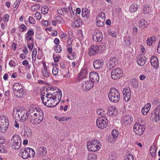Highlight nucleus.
<instances>
[{
  "instance_id": "f257e3e1",
  "label": "nucleus",
  "mask_w": 160,
  "mask_h": 160,
  "mask_svg": "<svg viewBox=\"0 0 160 160\" xmlns=\"http://www.w3.org/2000/svg\"><path fill=\"white\" fill-rule=\"evenodd\" d=\"M29 118L31 122L33 124L40 123L43 120V113L40 108H33L30 111Z\"/></svg>"
},
{
  "instance_id": "f03ea898",
  "label": "nucleus",
  "mask_w": 160,
  "mask_h": 160,
  "mask_svg": "<svg viewBox=\"0 0 160 160\" xmlns=\"http://www.w3.org/2000/svg\"><path fill=\"white\" fill-rule=\"evenodd\" d=\"M44 94L41 95V99L45 106L49 107H54L59 103L58 100L53 98L51 95V93H48L46 95L45 93Z\"/></svg>"
},
{
  "instance_id": "7ed1b4c3",
  "label": "nucleus",
  "mask_w": 160,
  "mask_h": 160,
  "mask_svg": "<svg viewBox=\"0 0 160 160\" xmlns=\"http://www.w3.org/2000/svg\"><path fill=\"white\" fill-rule=\"evenodd\" d=\"M108 95L110 100L112 102L117 103L120 100V93L115 88L110 89Z\"/></svg>"
},
{
  "instance_id": "20e7f679",
  "label": "nucleus",
  "mask_w": 160,
  "mask_h": 160,
  "mask_svg": "<svg viewBox=\"0 0 160 160\" xmlns=\"http://www.w3.org/2000/svg\"><path fill=\"white\" fill-rule=\"evenodd\" d=\"M101 145L97 140H93L88 142L87 147L90 151L96 152L99 150Z\"/></svg>"
},
{
  "instance_id": "39448f33",
  "label": "nucleus",
  "mask_w": 160,
  "mask_h": 160,
  "mask_svg": "<svg viewBox=\"0 0 160 160\" xmlns=\"http://www.w3.org/2000/svg\"><path fill=\"white\" fill-rule=\"evenodd\" d=\"M21 142V138L17 134H14L12 137L11 141L12 147L14 149H18L20 148Z\"/></svg>"
},
{
  "instance_id": "423d86ee",
  "label": "nucleus",
  "mask_w": 160,
  "mask_h": 160,
  "mask_svg": "<svg viewBox=\"0 0 160 160\" xmlns=\"http://www.w3.org/2000/svg\"><path fill=\"white\" fill-rule=\"evenodd\" d=\"M20 154L23 158L25 159L29 157H33L35 155V152L32 149L26 148L21 150Z\"/></svg>"
},
{
  "instance_id": "0eeeda50",
  "label": "nucleus",
  "mask_w": 160,
  "mask_h": 160,
  "mask_svg": "<svg viewBox=\"0 0 160 160\" xmlns=\"http://www.w3.org/2000/svg\"><path fill=\"white\" fill-rule=\"evenodd\" d=\"M9 120L5 116L0 117V131L2 132H5L8 127Z\"/></svg>"
},
{
  "instance_id": "6e6552de",
  "label": "nucleus",
  "mask_w": 160,
  "mask_h": 160,
  "mask_svg": "<svg viewBox=\"0 0 160 160\" xmlns=\"http://www.w3.org/2000/svg\"><path fill=\"white\" fill-rule=\"evenodd\" d=\"M97 127L101 129H103L106 127L108 124V120L104 116L97 118L96 121Z\"/></svg>"
},
{
  "instance_id": "1a4fd4ad",
  "label": "nucleus",
  "mask_w": 160,
  "mask_h": 160,
  "mask_svg": "<svg viewBox=\"0 0 160 160\" xmlns=\"http://www.w3.org/2000/svg\"><path fill=\"white\" fill-rule=\"evenodd\" d=\"M122 75V70L120 68H117L113 69L111 73L112 78L114 80L119 79Z\"/></svg>"
},
{
  "instance_id": "9d476101",
  "label": "nucleus",
  "mask_w": 160,
  "mask_h": 160,
  "mask_svg": "<svg viewBox=\"0 0 160 160\" xmlns=\"http://www.w3.org/2000/svg\"><path fill=\"white\" fill-rule=\"evenodd\" d=\"M105 18L106 16L104 13H100L97 16L96 18V25L99 27H102L103 26Z\"/></svg>"
},
{
  "instance_id": "9b49d317",
  "label": "nucleus",
  "mask_w": 160,
  "mask_h": 160,
  "mask_svg": "<svg viewBox=\"0 0 160 160\" xmlns=\"http://www.w3.org/2000/svg\"><path fill=\"white\" fill-rule=\"evenodd\" d=\"M52 89V90H54L55 92L52 94L51 93V95L54 99H57L59 102L62 97V92L61 91L59 88H52L51 90Z\"/></svg>"
},
{
  "instance_id": "f8f14e48",
  "label": "nucleus",
  "mask_w": 160,
  "mask_h": 160,
  "mask_svg": "<svg viewBox=\"0 0 160 160\" xmlns=\"http://www.w3.org/2000/svg\"><path fill=\"white\" fill-rule=\"evenodd\" d=\"M133 130L136 134L140 135L145 131V128L143 125L136 123L133 126Z\"/></svg>"
},
{
  "instance_id": "ddd939ff",
  "label": "nucleus",
  "mask_w": 160,
  "mask_h": 160,
  "mask_svg": "<svg viewBox=\"0 0 160 160\" xmlns=\"http://www.w3.org/2000/svg\"><path fill=\"white\" fill-rule=\"evenodd\" d=\"M92 37L93 41L96 42L101 41L103 38L102 32L99 30L95 31Z\"/></svg>"
},
{
  "instance_id": "4468645a",
  "label": "nucleus",
  "mask_w": 160,
  "mask_h": 160,
  "mask_svg": "<svg viewBox=\"0 0 160 160\" xmlns=\"http://www.w3.org/2000/svg\"><path fill=\"white\" fill-rule=\"evenodd\" d=\"M133 121V118L128 115H125L122 118L121 122L123 125H130Z\"/></svg>"
},
{
  "instance_id": "2eb2a0df",
  "label": "nucleus",
  "mask_w": 160,
  "mask_h": 160,
  "mask_svg": "<svg viewBox=\"0 0 160 160\" xmlns=\"http://www.w3.org/2000/svg\"><path fill=\"white\" fill-rule=\"evenodd\" d=\"M123 94L125 101L128 102L130 100L131 94V90L128 87L125 88L123 91Z\"/></svg>"
},
{
  "instance_id": "dca6fc26",
  "label": "nucleus",
  "mask_w": 160,
  "mask_h": 160,
  "mask_svg": "<svg viewBox=\"0 0 160 160\" xmlns=\"http://www.w3.org/2000/svg\"><path fill=\"white\" fill-rule=\"evenodd\" d=\"M89 80L93 83L98 82L99 80L98 74L96 72H90L89 73Z\"/></svg>"
},
{
  "instance_id": "f3484780",
  "label": "nucleus",
  "mask_w": 160,
  "mask_h": 160,
  "mask_svg": "<svg viewBox=\"0 0 160 160\" xmlns=\"http://www.w3.org/2000/svg\"><path fill=\"white\" fill-rule=\"evenodd\" d=\"M117 64V59L115 57L111 58L107 63L108 68L111 69L114 68Z\"/></svg>"
},
{
  "instance_id": "a211bd4d",
  "label": "nucleus",
  "mask_w": 160,
  "mask_h": 160,
  "mask_svg": "<svg viewBox=\"0 0 160 160\" xmlns=\"http://www.w3.org/2000/svg\"><path fill=\"white\" fill-rule=\"evenodd\" d=\"M23 136L25 138H28L31 136L32 134V130L27 126H24L23 131L22 132Z\"/></svg>"
},
{
  "instance_id": "6ab92c4d",
  "label": "nucleus",
  "mask_w": 160,
  "mask_h": 160,
  "mask_svg": "<svg viewBox=\"0 0 160 160\" xmlns=\"http://www.w3.org/2000/svg\"><path fill=\"white\" fill-rule=\"evenodd\" d=\"M94 86V83L90 80L89 81H87L84 82L82 84V87L83 89L85 88L86 89L89 90L92 88Z\"/></svg>"
},
{
  "instance_id": "aec40b11",
  "label": "nucleus",
  "mask_w": 160,
  "mask_h": 160,
  "mask_svg": "<svg viewBox=\"0 0 160 160\" xmlns=\"http://www.w3.org/2000/svg\"><path fill=\"white\" fill-rule=\"evenodd\" d=\"M99 47L97 45H92L89 51V54L90 56H93L96 55L98 52Z\"/></svg>"
},
{
  "instance_id": "412c9836",
  "label": "nucleus",
  "mask_w": 160,
  "mask_h": 160,
  "mask_svg": "<svg viewBox=\"0 0 160 160\" xmlns=\"http://www.w3.org/2000/svg\"><path fill=\"white\" fill-rule=\"evenodd\" d=\"M88 71L86 69H82L80 72L77 78L78 81H80L85 78L88 74Z\"/></svg>"
},
{
  "instance_id": "4be33fe9",
  "label": "nucleus",
  "mask_w": 160,
  "mask_h": 160,
  "mask_svg": "<svg viewBox=\"0 0 160 160\" xmlns=\"http://www.w3.org/2000/svg\"><path fill=\"white\" fill-rule=\"evenodd\" d=\"M22 110L18 109L16 108H13L12 111V115L13 117L16 119H19V114H21Z\"/></svg>"
},
{
  "instance_id": "5701e85b",
  "label": "nucleus",
  "mask_w": 160,
  "mask_h": 160,
  "mask_svg": "<svg viewBox=\"0 0 160 160\" xmlns=\"http://www.w3.org/2000/svg\"><path fill=\"white\" fill-rule=\"evenodd\" d=\"M151 65L154 68L157 69L159 66L158 58L156 57H152L150 60Z\"/></svg>"
},
{
  "instance_id": "b1692460",
  "label": "nucleus",
  "mask_w": 160,
  "mask_h": 160,
  "mask_svg": "<svg viewBox=\"0 0 160 160\" xmlns=\"http://www.w3.org/2000/svg\"><path fill=\"white\" fill-rule=\"evenodd\" d=\"M104 64L103 60L102 59L97 60L94 61L93 65L96 69H98L101 68Z\"/></svg>"
},
{
  "instance_id": "393cba45",
  "label": "nucleus",
  "mask_w": 160,
  "mask_h": 160,
  "mask_svg": "<svg viewBox=\"0 0 160 160\" xmlns=\"http://www.w3.org/2000/svg\"><path fill=\"white\" fill-rule=\"evenodd\" d=\"M12 89L13 93L24 89L22 85L19 83H14Z\"/></svg>"
},
{
  "instance_id": "a878e982",
  "label": "nucleus",
  "mask_w": 160,
  "mask_h": 160,
  "mask_svg": "<svg viewBox=\"0 0 160 160\" xmlns=\"http://www.w3.org/2000/svg\"><path fill=\"white\" fill-rule=\"evenodd\" d=\"M41 73L43 76L45 78H48L49 77V72L46 65H44L43 68L41 69Z\"/></svg>"
},
{
  "instance_id": "bb28decb",
  "label": "nucleus",
  "mask_w": 160,
  "mask_h": 160,
  "mask_svg": "<svg viewBox=\"0 0 160 160\" xmlns=\"http://www.w3.org/2000/svg\"><path fill=\"white\" fill-rule=\"evenodd\" d=\"M29 114L25 110H22L21 114V117L19 119L20 121L24 122L26 121L28 118H29Z\"/></svg>"
},
{
  "instance_id": "cd10ccee",
  "label": "nucleus",
  "mask_w": 160,
  "mask_h": 160,
  "mask_svg": "<svg viewBox=\"0 0 160 160\" xmlns=\"http://www.w3.org/2000/svg\"><path fill=\"white\" fill-rule=\"evenodd\" d=\"M37 153L41 156H43L46 155L47 153L46 149L44 147H40L37 150Z\"/></svg>"
},
{
  "instance_id": "c85d7f7f",
  "label": "nucleus",
  "mask_w": 160,
  "mask_h": 160,
  "mask_svg": "<svg viewBox=\"0 0 160 160\" xmlns=\"http://www.w3.org/2000/svg\"><path fill=\"white\" fill-rule=\"evenodd\" d=\"M82 22L81 20H74L72 21L71 25L72 28L78 27L82 25Z\"/></svg>"
},
{
  "instance_id": "c756f323",
  "label": "nucleus",
  "mask_w": 160,
  "mask_h": 160,
  "mask_svg": "<svg viewBox=\"0 0 160 160\" xmlns=\"http://www.w3.org/2000/svg\"><path fill=\"white\" fill-rule=\"evenodd\" d=\"M82 16L85 19H87L89 16L90 12L87 9L83 8L82 9Z\"/></svg>"
},
{
  "instance_id": "7c9ffc66",
  "label": "nucleus",
  "mask_w": 160,
  "mask_h": 160,
  "mask_svg": "<svg viewBox=\"0 0 160 160\" xmlns=\"http://www.w3.org/2000/svg\"><path fill=\"white\" fill-rule=\"evenodd\" d=\"M63 10L64 15H72V12H73L72 7L70 6L67 8H63Z\"/></svg>"
},
{
  "instance_id": "2f4dec72",
  "label": "nucleus",
  "mask_w": 160,
  "mask_h": 160,
  "mask_svg": "<svg viewBox=\"0 0 160 160\" xmlns=\"http://www.w3.org/2000/svg\"><path fill=\"white\" fill-rule=\"evenodd\" d=\"M116 107L115 106H110L108 108L107 114L109 116H112L116 112Z\"/></svg>"
},
{
  "instance_id": "473e14b6",
  "label": "nucleus",
  "mask_w": 160,
  "mask_h": 160,
  "mask_svg": "<svg viewBox=\"0 0 160 160\" xmlns=\"http://www.w3.org/2000/svg\"><path fill=\"white\" fill-rule=\"evenodd\" d=\"M25 91L24 89L19 91H18L13 93L15 96L18 98H22L25 95Z\"/></svg>"
},
{
  "instance_id": "72a5a7b5",
  "label": "nucleus",
  "mask_w": 160,
  "mask_h": 160,
  "mask_svg": "<svg viewBox=\"0 0 160 160\" xmlns=\"http://www.w3.org/2000/svg\"><path fill=\"white\" fill-rule=\"evenodd\" d=\"M142 10L144 14H148L150 13L151 12V8L150 6L148 5H145L143 6Z\"/></svg>"
},
{
  "instance_id": "f704fd0d",
  "label": "nucleus",
  "mask_w": 160,
  "mask_h": 160,
  "mask_svg": "<svg viewBox=\"0 0 160 160\" xmlns=\"http://www.w3.org/2000/svg\"><path fill=\"white\" fill-rule=\"evenodd\" d=\"M156 40V38L155 36L149 38H148L147 42V44L148 46H151L153 43Z\"/></svg>"
},
{
  "instance_id": "c9c22d12",
  "label": "nucleus",
  "mask_w": 160,
  "mask_h": 160,
  "mask_svg": "<svg viewBox=\"0 0 160 160\" xmlns=\"http://www.w3.org/2000/svg\"><path fill=\"white\" fill-rule=\"evenodd\" d=\"M146 58L142 57H140L139 59L137 60V62L138 64L140 66H143L146 62Z\"/></svg>"
},
{
  "instance_id": "e433bc0d",
  "label": "nucleus",
  "mask_w": 160,
  "mask_h": 160,
  "mask_svg": "<svg viewBox=\"0 0 160 160\" xmlns=\"http://www.w3.org/2000/svg\"><path fill=\"white\" fill-rule=\"evenodd\" d=\"M138 6L136 3H133L130 6L129 10L132 13H134L137 11Z\"/></svg>"
},
{
  "instance_id": "4c0bfd02",
  "label": "nucleus",
  "mask_w": 160,
  "mask_h": 160,
  "mask_svg": "<svg viewBox=\"0 0 160 160\" xmlns=\"http://www.w3.org/2000/svg\"><path fill=\"white\" fill-rule=\"evenodd\" d=\"M157 148L155 145L152 146L150 149V152L152 156L154 157L155 156L157 152Z\"/></svg>"
},
{
  "instance_id": "58836bf2",
  "label": "nucleus",
  "mask_w": 160,
  "mask_h": 160,
  "mask_svg": "<svg viewBox=\"0 0 160 160\" xmlns=\"http://www.w3.org/2000/svg\"><path fill=\"white\" fill-rule=\"evenodd\" d=\"M156 120H160V106L156 108L155 111Z\"/></svg>"
},
{
  "instance_id": "ea45409f",
  "label": "nucleus",
  "mask_w": 160,
  "mask_h": 160,
  "mask_svg": "<svg viewBox=\"0 0 160 160\" xmlns=\"http://www.w3.org/2000/svg\"><path fill=\"white\" fill-rule=\"evenodd\" d=\"M139 26L140 27L142 28H145L146 27L147 25V22L144 20L143 19H142L140 20L139 23Z\"/></svg>"
},
{
  "instance_id": "a19ab883",
  "label": "nucleus",
  "mask_w": 160,
  "mask_h": 160,
  "mask_svg": "<svg viewBox=\"0 0 160 160\" xmlns=\"http://www.w3.org/2000/svg\"><path fill=\"white\" fill-rule=\"evenodd\" d=\"M97 113L98 115H101V117L104 116L106 113L105 110L102 108H100L98 109L97 110Z\"/></svg>"
},
{
  "instance_id": "79ce46f5",
  "label": "nucleus",
  "mask_w": 160,
  "mask_h": 160,
  "mask_svg": "<svg viewBox=\"0 0 160 160\" xmlns=\"http://www.w3.org/2000/svg\"><path fill=\"white\" fill-rule=\"evenodd\" d=\"M108 33L109 36L113 37H115L116 36V32L113 30L108 29Z\"/></svg>"
},
{
  "instance_id": "37998d69",
  "label": "nucleus",
  "mask_w": 160,
  "mask_h": 160,
  "mask_svg": "<svg viewBox=\"0 0 160 160\" xmlns=\"http://www.w3.org/2000/svg\"><path fill=\"white\" fill-rule=\"evenodd\" d=\"M21 0H16V2L14 4L13 6L14 11H16L20 3Z\"/></svg>"
},
{
  "instance_id": "c03bdc74",
  "label": "nucleus",
  "mask_w": 160,
  "mask_h": 160,
  "mask_svg": "<svg viewBox=\"0 0 160 160\" xmlns=\"http://www.w3.org/2000/svg\"><path fill=\"white\" fill-rule=\"evenodd\" d=\"M54 118L55 119H56L59 121H67L69 119V118H67V117H58L56 116H55L54 117Z\"/></svg>"
},
{
  "instance_id": "a18cd8bd",
  "label": "nucleus",
  "mask_w": 160,
  "mask_h": 160,
  "mask_svg": "<svg viewBox=\"0 0 160 160\" xmlns=\"http://www.w3.org/2000/svg\"><path fill=\"white\" fill-rule=\"evenodd\" d=\"M88 160H96L97 158L96 155L93 154H90L88 155Z\"/></svg>"
},
{
  "instance_id": "49530a36",
  "label": "nucleus",
  "mask_w": 160,
  "mask_h": 160,
  "mask_svg": "<svg viewBox=\"0 0 160 160\" xmlns=\"http://www.w3.org/2000/svg\"><path fill=\"white\" fill-rule=\"evenodd\" d=\"M48 11V8L47 6L45 5L42 7L41 12L42 14H46L47 13Z\"/></svg>"
},
{
  "instance_id": "de8ad7c7",
  "label": "nucleus",
  "mask_w": 160,
  "mask_h": 160,
  "mask_svg": "<svg viewBox=\"0 0 160 160\" xmlns=\"http://www.w3.org/2000/svg\"><path fill=\"white\" fill-rule=\"evenodd\" d=\"M125 160H134L133 156L131 154L127 153L126 155Z\"/></svg>"
},
{
  "instance_id": "09e8293b",
  "label": "nucleus",
  "mask_w": 160,
  "mask_h": 160,
  "mask_svg": "<svg viewBox=\"0 0 160 160\" xmlns=\"http://www.w3.org/2000/svg\"><path fill=\"white\" fill-rule=\"evenodd\" d=\"M54 50L56 52L60 53L62 51V48L60 45H58L55 47Z\"/></svg>"
},
{
  "instance_id": "8fccbe9b",
  "label": "nucleus",
  "mask_w": 160,
  "mask_h": 160,
  "mask_svg": "<svg viewBox=\"0 0 160 160\" xmlns=\"http://www.w3.org/2000/svg\"><path fill=\"white\" fill-rule=\"evenodd\" d=\"M124 40L125 44L128 46H129L130 44V38L129 37L126 36L124 38Z\"/></svg>"
},
{
  "instance_id": "3c124183",
  "label": "nucleus",
  "mask_w": 160,
  "mask_h": 160,
  "mask_svg": "<svg viewBox=\"0 0 160 160\" xmlns=\"http://www.w3.org/2000/svg\"><path fill=\"white\" fill-rule=\"evenodd\" d=\"M112 135L115 138H117L118 135V132L116 129H113L112 132Z\"/></svg>"
},
{
  "instance_id": "603ef678",
  "label": "nucleus",
  "mask_w": 160,
  "mask_h": 160,
  "mask_svg": "<svg viewBox=\"0 0 160 160\" xmlns=\"http://www.w3.org/2000/svg\"><path fill=\"white\" fill-rule=\"evenodd\" d=\"M9 18V16L7 14H5L3 17V20L4 22H8Z\"/></svg>"
},
{
  "instance_id": "864d4df0",
  "label": "nucleus",
  "mask_w": 160,
  "mask_h": 160,
  "mask_svg": "<svg viewBox=\"0 0 160 160\" xmlns=\"http://www.w3.org/2000/svg\"><path fill=\"white\" fill-rule=\"evenodd\" d=\"M58 70L56 67H54L52 69V73L53 75L56 76L58 74Z\"/></svg>"
},
{
  "instance_id": "5fc2aeb1",
  "label": "nucleus",
  "mask_w": 160,
  "mask_h": 160,
  "mask_svg": "<svg viewBox=\"0 0 160 160\" xmlns=\"http://www.w3.org/2000/svg\"><path fill=\"white\" fill-rule=\"evenodd\" d=\"M108 138V141L111 143L114 142L117 139L112 135L110 136Z\"/></svg>"
},
{
  "instance_id": "6e6d98bb",
  "label": "nucleus",
  "mask_w": 160,
  "mask_h": 160,
  "mask_svg": "<svg viewBox=\"0 0 160 160\" xmlns=\"http://www.w3.org/2000/svg\"><path fill=\"white\" fill-rule=\"evenodd\" d=\"M76 55L74 53H70L69 54L67 55V57L68 58H69L70 59H73L74 58H75L76 57Z\"/></svg>"
},
{
  "instance_id": "4d7b16f0",
  "label": "nucleus",
  "mask_w": 160,
  "mask_h": 160,
  "mask_svg": "<svg viewBox=\"0 0 160 160\" xmlns=\"http://www.w3.org/2000/svg\"><path fill=\"white\" fill-rule=\"evenodd\" d=\"M116 154L114 153H111V155L109 157V160H116Z\"/></svg>"
},
{
  "instance_id": "13d9d810",
  "label": "nucleus",
  "mask_w": 160,
  "mask_h": 160,
  "mask_svg": "<svg viewBox=\"0 0 160 160\" xmlns=\"http://www.w3.org/2000/svg\"><path fill=\"white\" fill-rule=\"evenodd\" d=\"M29 22L32 24H34L35 23V21L34 18L31 16H29L28 19Z\"/></svg>"
},
{
  "instance_id": "bf43d9fd",
  "label": "nucleus",
  "mask_w": 160,
  "mask_h": 160,
  "mask_svg": "<svg viewBox=\"0 0 160 160\" xmlns=\"http://www.w3.org/2000/svg\"><path fill=\"white\" fill-rule=\"evenodd\" d=\"M9 64L11 67H13L16 66V62L12 60H10L9 62Z\"/></svg>"
},
{
  "instance_id": "052dcab7",
  "label": "nucleus",
  "mask_w": 160,
  "mask_h": 160,
  "mask_svg": "<svg viewBox=\"0 0 160 160\" xmlns=\"http://www.w3.org/2000/svg\"><path fill=\"white\" fill-rule=\"evenodd\" d=\"M35 17L38 20H39L41 18L40 13L38 12H37L35 14Z\"/></svg>"
},
{
  "instance_id": "680f3d73",
  "label": "nucleus",
  "mask_w": 160,
  "mask_h": 160,
  "mask_svg": "<svg viewBox=\"0 0 160 160\" xmlns=\"http://www.w3.org/2000/svg\"><path fill=\"white\" fill-rule=\"evenodd\" d=\"M151 106V104L150 103H148L143 108H144L145 109L148 110V111H149L150 110V108Z\"/></svg>"
},
{
  "instance_id": "e2e57ef3",
  "label": "nucleus",
  "mask_w": 160,
  "mask_h": 160,
  "mask_svg": "<svg viewBox=\"0 0 160 160\" xmlns=\"http://www.w3.org/2000/svg\"><path fill=\"white\" fill-rule=\"evenodd\" d=\"M149 111L148 110H147L144 108H142V112L143 115H146Z\"/></svg>"
},
{
  "instance_id": "0e129e2a",
  "label": "nucleus",
  "mask_w": 160,
  "mask_h": 160,
  "mask_svg": "<svg viewBox=\"0 0 160 160\" xmlns=\"http://www.w3.org/2000/svg\"><path fill=\"white\" fill-rule=\"evenodd\" d=\"M26 35L33 36L34 35V32L31 30H29Z\"/></svg>"
},
{
  "instance_id": "69168bd1",
  "label": "nucleus",
  "mask_w": 160,
  "mask_h": 160,
  "mask_svg": "<svg viewBox=\"0 0 160 160\" xmlns=\"http://www.w3.org/2000/svg\"><path fill=\"white\" fill-rule=\"evenodd\" d=\"M28 47L30 50H32V49L33 48V42L31 44H28Z\"/></svg>"
},
{
  "instance_id": "338daca9",
  "label": "nucleus",
  "mask_w": 160,
  "mask_h": 160,
  "mask_svg": "<svg viewBox=\"0 0 160 160\" xmlns=\"http://www.w3.org/2000/svg\"><path fill=\"white\" fill-rule=\"evenodd\" d=\"M61 38L65 40L67 38L66 34L65 33L63 32L61 35Z\"/></svg>"
},
{
  "instance_id": "774afa93",
  "label": "nucleus",
  "mask_w": 160,
  "mask_h": 160,
  "mask_svg": "<svg viewBox=\"0 0 160 160\" xmlns=\"http://www.w3.org/2000/svg\"><path fill=\"white\" fill-rule=\"evenodd\" d=\"M25 37L26 39V40L28 41H30L32 39V37L31 36L29 35H26Z\"/></svg>"
}]
</instances>
